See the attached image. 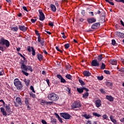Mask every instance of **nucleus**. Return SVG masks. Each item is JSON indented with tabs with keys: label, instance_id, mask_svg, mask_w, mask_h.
Here are the masks:
<instances>
[{
	"label": "nucleus",
	"instance_id": "nucleus-1",
	"mask_svg": "<svg viewBox=\"0 0 124 124\" xmlns=\"http://www.w3.org/2000/svg\"><path fill=\"white\" fill-rule=\"evenodd\" d=\"M4 45H5L6 47H8L10 46V43L8 40L2 38L0 40V50L2 51V52H4V49L6 48L5 46H3Z\"/></svg>",
	"mask_w": 124,
	"mask_h": 124
},
{
	"label": "nucleus",
	"instance_id": "nucleus-2",
	"mask_svg": "<svg viewBox=\"0 0 124 124\" xmlns=\"http://www.w3.org/2000/svg\"><path fill=\"white\" fill-rule=\"evenodd\" d=\"M94 12L95 15H97V14L98 15H100L101 14L100 17L102 18L103 22H105V12L102 10V9L97 8L95 9Z\"/></svg>",
	"mask_w": 124,
	"mask_h": 124
},
{
	"label": "nucleus",
	"instance_id": "nucleus-3",
	"mask_svg": "<svg viewBox=\"0 0 124 124\" xmlns=\"http://www.w3.org/2000/svg\"><path fill=\"white\" fill-rule=\"evenodd\" d=\"M14 84L17 90H22L23 89V84L22 82L18 78H16L14 80Z\"/></svg>",
	"mask_w": 124,
	"mask_h": 124
},
{
	"label": "nucleus",
	"instance_id": "nucleus-4",
	"mask_svg": "<svg viewBox=\"0 0 124 124\" xmlns=\"http://www.w3.org/2000/svg\"><path fill=\"white\" fill-rule=\"evenodd\" d=\"M24 62V61H22V62H20L21 64V71L23 75H25V76H29V73H27L28 66L26 65Z\"/></svg>",
	"mask_w": 124,
	"mask_h": 124
},
{
	"label": "nucleus",
	"instance_id": "nucleus-5",
	"mask_svg": "<svg viewBox=\"0 0 124 124\" xmlns=\"http://www.w3.org/2000/svg\"><path fill=\"white\" fill-rule=\"evenodd\" d=\"M47 98L51 101H57L59 99V95L55 93H49L47 96Z\"/></svg>",
	"mask_w": 124,
	"mask_h": 124
},
{
	"label": "nucleus",
	"instance_id": "nucleus-6",
	"mask_svg": "<svg viewBox=\"0 0 124 124\" xmlns=\"http://www.w3.org/2000/svg\"><path fill=\"white\" fill-rule=\"evenodd\" d=\"M81 105L80 102L78 101H75L71 105L72 109H75L76 108H80L81 107Z\"/></svg>",
	"mask_w": 124,
	"mask_h": 124
},
{
	"label": "nucleus",
	"instance_id": "nucleus-7",
	"mask_svg": "<svg viewBox=\"0 0 124 124\" xmlns=\"http://www.w3.org/2000/svg\"><path fill=\"white\" fill-rule=\"evenodd\" d=\"M61 117L65 120H69L70 119V114L67 113H62L61 114Z\"/></svg>",
	"mask_w": 124,
	"mask_h": 124
},
{
	"label": "nucleus",
	"instance_id": "nucleus-8",
	"mask_svg": "<svg viewBox=\"0 0 124 124\" xmlns=\"http://www.w3.org/2000/svg\"><path fill=\"white\" fill-rule=\"evenodd\" d=\"M40 14V21H44V19H45V16H44V14L42 12V11H39Z\"/></svg>",
	"mask_w": 124,
	"mask_h": 124
},
{
	"label": "nucleus",
	"instance_id": "nucleus-9",
	"mask_svg": "<svg viewBox=\"0 0 124 124\" xmlns=\"http://www.w3.org/2000/svg\"><path fill=\"white\" fill-rule=\"evenodd\" d=\"M95 104L97 108H99V107L101 106V100H100V99L96 100L95 102Z\"/></svg>",
	"mask_w": 124,
	"mask_h": 124
},
{
	"label": "nucleus",
	"instance_id": "nucleus-10",
	"mask_svg": "<svg viewBox=\"0 0 124 124\" xmlns=\"http://www.w3.org/2000/svg\"><path fill=\"white\" fill-rule=\"evenodd\" d=\"M18 28L20 31H27L28 30V28L27 27H25L24 25H19Z\"/></svg>",
	"mask_w": 124,
	"mask_h": 124
},
{
	"label": "nucleus",
	"instance_id": "nucleus-11",
	"mask_svg": "<svg viewBox=\"0 0 124 124\" xmlns=\"http://www.w3.org/2000/svg\"><path fill=\"white\" fill-rule=\"evenodd\" d=\"M106 98L110 102L114 101V97L111 95H107L106 96Z\"/></svg>",
	"mask_w": 124,
	"mask_h": 124
},
{
	"label": "nucleus",
	"instance_id": "nucleus-12",
	"mask_svg": "<svg viewBox=\"0 0 124 124\" xmlns=\"http://www.w3.org/2000/svg\"><path fill=\"white\" fill-rule=\"evenodd\" d=\"M16 102L19 105H20V106H22V105L23 104V103L22 102V100H21V98L20 97H17L16 99Z\"/></svg>",
	"mask_w": 124,
	"mask_h": 124
},
{
	"label": "nucleus",
	"instance_id": "nucleus-13",
	"mask_svg": "<svg viewBox=\"0 0 124 124\" xmlns=\"http://www.w3.org/2000/svg\"><path fill=\"white\" fill-rule=\"evenodd\" d=\"M81 116L82 117H84V118H85V119H86L87 120L91 118V115L90 114L87 115V113L85 112H83Z\"/></svg>",
	"mask_w": 124,
	"mask_h": 124
},
{
	"label": "nucleus",
	"instance_id": "nucleus-14",
	"mask_svg": "<svg viewBox=\"0 0 124 124\" xmlns=\"http://www.w3.org/2000/svg\"><path fill=\"white\" fill-rule=\"evenodd\" d=\"M93 66L98 67L99 66V62L97 60H93Z\"/></svg>",
	"mask_w": 124,
	"mask_h": 124
},
{
	"label": "nucleus",
	"instance_id": "nucleus-15",
	"mask_svg": "<svg viewBox=\"0 0 124 124\" xmlns=\"http://www.w3.org/2000/svg\"><path fill=\"white\" fill-rule=\"evenodd\" d=\"M0 111H1V113H2V115H3V116H5V117H6V116H7V113H6V112L5 111V109H4V108H1Z\"/></svg>",
	"mask_w": 124,
	"mask_h": 124
},
{
	"label": "nucleus",
	"instance_id": "nucleus-16",
	"mask_svg": "<svg viewBox=\"0 0 124 124\" xmlns=\"http://www.w3.org/2000/svg\"><path fill=\"white\" fill-rule=\"evenodd\" d=\"M116 33L117 34V35L119 36V37H121V38H124V33H122L121 32H116Z\"/></svg>",
	"mask_w": 124,
	"mask_h": 124
},
{
	"label": "nucleus",
	"instance_id": "nucleus-17",
	"mask_svg": "<svg viewBox=\"0 0 124 124\" xmlns=\"http://www.w3.org/2000/svg\"><path fill=\"white\" fill-rule=\"evenodd\" d=\"M83 75L86 76V77H89L91 76V73L88 71H85L83 72Z\"/></svg>",
	"mask_w": 124,
	"mask_h": 124
},
{
	"label": "nucleus",
	"instance_id": "nucleus-18",
	"mask_svg": "<svg viewBox=\"0 0 124 124\" xmlns=\"http://www.w3.org/2000/svg\"><path fill=\"white\" fill-rule=\"evenodd\" d=\"M100 23L99 22H97V23H95L93 24V29L94 30V29H97V28H98V27H100Z\"/></svg>",
	"mask_w": 124,
	"mask_h": 124
},
{
	"label": "nucleus",
	"instance_id": "nucleus-19",
	"mask_svg": "<svg viewBox=\"0 0 124 124\" xmlns=\"http://www.w3.org/2000/svg\"><path fill=\"white\" fill-rule=\"evenodd\" d=\"M38 42H39L42 46H44V42H45V41H44V39L41 40L40 38H39V39H38Z\"/></svg>",
	"mask_w": 124,
	"mask_h": 124
},
{
	"label": "nucleus",
	"instance_id": "nucleus-20",
	"mask_svg": "<svg viewBox=\"0 0 124 124\" xmlns=\"http://www.w3.org/2000/svg\"><path fill=\"white\" fill-rule=\"evenodd\" d=\"M50 7L53 12H56V10H57V8H56V6H55V5L51 4L50 5Z\"/></svg>",
	"mask_w": 124,
	"mask_h": 124
},
{
	"label": "nucleus",
	"instance_id": "nucleus-21",
	"mask_svg": "<svg viewBox=\"0 0 124 124\" xmlns=\"http://www.w3.org/2000/svg\"><path fill=\"white\" fill-rule=\"evenodd\" d=\"M37 58H38V59L39 60V61H40V62H41V61H42V60H43V56H42V55H41L40 54H37Z\"/></svg>",
	"mask_w": 124,
	"mask_h": 124
},
{
	"label": "nucleus",
	"instance_id": "nucleus-22",
	"mask_svg": "<svg viewBox=\"0 0 124 124\" xmlns=\"http://www.w3.org/2000/svg\"><path fill=\"white\" fill-rule=\"evenodd\" d=\"M24 82H25L26 86H29L30 85V83H31V80L30 79H24Z\"/></svg>",
	"mask_w": 124,
	"mask_h": 124
},
{
	"label": "nucleus",
	"instance_id": "nucleus-23",
	"mask_svg": "<svg viewBox=\"0 0 124 124\" xmlns=\"http://www.w3.org/2000/svg\"><path fill=\"white\" fill-rule=\"evenodd\" d=\"M11 30L13 31H18L19 28L16 26V27H12Z\"/></svg>",
	"mask_w": 124,
	"mask_h": 124
},
{
	"label": "nucleus",
	"instance_id": "nucleus-24",
	"mask_svg": "<svg viewBox=\"0 0 124 124\" xmlns=\"http://www.w3.org/2000/svg\"><path fill=\"white\" fill-rule=\"evenodd\" d=\"M77 92H78V93H83L84 92L83 88H78L77 89Z\"/></svg>",
	"mask_w": 124,
	"mask_h": 124
},
{
	"label": "nucleus",
	"instance_id": "nucleus-25",
	"mask_svg": "<svg viewBox=\"0 0 124 124\" xmlns=\"http://www.w3.org/2000/svg\"><path fill=\"white\" fill-rule=\"evenodd\" d=\"M87 21H88L89 24H93V18L92 17L90 18H88L87 19Z\"/></svg>",
	"mask_w": 124,
	"mask_h": 124
},
{
	"label": "nucleus",
	"instance_id": "nucleus-26",
	"mask_svg": "<svg viewBox=\"0 0 124 124\" xmlns=\"http://www.w3.org/2000/svg\"><path fill=\"white\" fill-rule=\"evenodd\" d=\"M106 67V65H105L104 63L102 62V65L101 66L100 69H101V70H103L105 69Z\"/></svg>",
	"mask_w": 124,
	"mask_h": 124
},
{
	"label": "nucleus",
	"instance_id": "nucleus-27",
	"mask_svg": "<svg viewBox=\"0 0 124 124\" xmlns=\"http://www.w3.org/2000/svg\"><path fill=\"white\" fill-rule=\"evenodd\" d=\"M88 96H89V93H88V92H86L84 94H83L82 97H83V98H87Z\"/></svg>",
	"mask_w": 124,
	"mask_h": 124
},
{
	"label": "nucleus",
	"instance_id": "nucleus-28",
	"mask_svg": "<svg viewBox=\"0 0 124 124\" xmlns=\"http://www.w3.org/2000/svg\"><path fill=\"white\" fill-rule=\"evenodd\" d=\"M111 63L112 65H116L117 63V61L115 59H113L111 61Z\"/></svg>",
	"mask_w": 124,
	"mask_h": 124
},
{
	"label": "nucleus",
	"instance_id": "nucleus-29",
	"mask_svg": "<svg viewBox=\"0 0 124 124\" xmlns=\"http://www.w3.org/2000/svg\"><path fill=\"white\" fill-rule=\"evenodd\" d=\"M3 74H4V70L2 68H0V76H2Z\"/></svg>",
	"mask_w": 124,
	"mask_h": 124
},
{
	"label": "nucleus",
	"instance_id": "nucleus-30",
	"mask_svg": "<svg viewBox=\"0 0 124 124\" xmlns=\"http://www.w3.org/2000/svg\"><path fill=\"white\" fill-rule=\"evenodd\" d=\"M100 92L101 93H103V94H105V93H106V92H105V89L103 88H101L100 89Z\"/></svg>",
	"mask_w": 124,
	"mask_h": 124
},
{
	"label": "nucleus",
	"instance_id": "nucleus-31",
	"mask_svg": "<svg viewBox=\"0 0 124 124\" xmlns=\"http://www.w3.org/2000/svg\"><path fill=\"white\" fill-rule=\"evenodd\" d=\"M31 49L32 50V55L35 56V50L34 49L33 47H31Z\"/></svg>",
	"mask_w": 124,
	"mask_h": 124
},
{
	"label": "nucleus",
	"instance_id": "nucleus-32",
	"mask_svg": "<svg viewBox=\"0 0 124 124\" xmlns=\"http://www.w3.org/2000/svg\"><path fill=\"white\" fill-rule=\"evenodd\" d=\"M35 32L36 35H37V36H38V39H39V38H40V35L39 34L38 31H37V30H35Z\"/></svg>",
	"mask_w": 124,
	"mask_h": 124
},
{
	"label": "nucleus",
	"instance_id": "nucleus-33",
	"mask_svg": "<svg viewBox=\"0 0 124 124\" xmlns=\"http://www.w3.org/2000/svg\"><path fill=\"white\" fill-rule=\"evenodd\" d=\"M93 116H95V117H98L99 118V117H101V115L96 112H94L93 113Z\"/></svg>",
	"mask_w": 124,
	"mask_h": 124
},
{
	"label": "nucleus",
	"instance_id": "nucleus-34",
	"mask_svg": "<svg viewBox=\"0 0 124 124\" xmlns=\"http://www.w3.org/2000/svg\"><path fill=\"white\" fill-rule=\"evenodd\" d=\"M112 45L113 46H116L117 45V43H116V40H115V39L112 40Z\"/></svg>",
	"mask_w": 124,
	"mask_h": 124
},
{
	"label": "nucleus",
	"instance_id": "nucleus-35",
	"mask_svg": "<svg viewBox=\"0 0 124 124\" xmlns=\"http://www.w3.org/2000/svg\"><path fill=\"white\" fill-rule=\"evenodd\" d=\"M66 78H67V79H69V80H71V78H72V77H71V75L67 74L66 75Z\"/></svg>",
	"mask_w": 124,
	"mask_h": 124
},
{
	"label": "nucleus",
	"instance_id": "nucleus-36",
	"mask_svg": "<svg viewBox=\"0 0 124 124\" xmlns=\"http://www.w3.org/2000/svg\"><path fill=\"white\" fill-rule=\"evenodd\" d=\"M27 70H29V71L32 72V68H31V66H27Z\"/></svg>",
	"mask_w": 124,
	"mask_h": 124
},
{
	"label": "nucleus",
	"instance_id": "nucleus-37",
	"mask_svg": "<svg viewBox=\"0 0 124 124\" xmlns=\"http://www.w3.org/2000/svg\"><path fill=\"white\" fill-rule=\"evenodd\" d=\"M107 2H108L110 5H115V4L113 2L109 1V0H105Z\"/></svg>",
	"mask_w": 124,
	"mask_h": 124
},
{
	"label": "nucleus",
	"instance_id": "nucleus-38",
	"mask_svg": "<svg viewBox=\"0 0 124 124\" xmlns=\"http://www.w3.org/2000/svg\"><path fill=\"white\" fill-rule=\"evenodd\" d=\"M103 76L97 77V79H98L100 81H102V80H103Z\"/></svg>",
	"mask_w": 124,
	"mask_h": 124
},
{
	"label": "nucleus",
	"instance_id": "nucleus-39",
	"mask_svg": "<svg viewBox=\"0 0 124 124\" xmlns=\"http://www.w3.org/2000/svg\"><path fill=\"white\" fill-rule=\"evenodd\" d=\"M104 73H105L106 74H108V75H110V74H111V73H110V71H108V70H105L104 71Z\"/></svg>",
	"mask_w": 124,
	"mask_h": 124
},
{
	"label": "nucleus",
	"instance_id": "nucleus-40",
	"mask_svg": "<svg viewBox=\"0 0 124 124\" xmlns=\"http://www.w3.org/2000/svg\"><path fill=\"white\" fill-rule=\"evenodd\" d=\"M25 102L26 105L27 106L28 108H29V107H30V106L29 105V101H28V99H25Z\"/></svg>",
	"mask_w": 124,
	"mask_h": 124
},
{
	"label": "nucleus",
	"instance_id": "nucleus-41",
	"mask_svg": "<svg viewBox=\"0 0 124 124\" xmlns=\"http://www.w3.org/2000/svg\"><path fill=\"white\" fill-rule=\"evenodd\" d=\"M30 96L33 98H35V94H33L32 93H30Z\"/></svg>",
	"mask_w": 124,
	"mask_h": 124
},
{
	"label": "nucleus",
	"instance_id": "nucleus-42",
	"mask_svg": "<svg viewBox=\"0 0 124 124\" xmlns=\"http://www.w3.org/2000/svg\"><path fill=\"white\" fill-rule=\"evenodd\" d=\"M102 59H103L102 55H100L98 56V60H99V62H100V61H101Z\"/></svg>",
	"mask_w": 124,
	"mask_h": 124
},
{
	"label": "nucleus",
	"instance_id": "nucleus-43",
	"mask_svg": "<svg viewBox=\"0 0 124 124\" xmlns=\"http://www.w3.org/2000/svg\"><path fill=\"white\" fill-rule=\"evenodd\" d=\"M102 117L103 119H105V120H107V119H108V116H107V114H104Z\"/></svg>",
	"mask_w": 124,
	"mask_h": 124
},
{
	"label": "nucleus",
	"instance_id": "nucleus-44",
	"mask_svg": "<svg viewBox=\"0 0 124 124\" xmlns=\"http://www.w3.org/2000/svg\"><path fill=\"white\" fill-rule=\"evenodd\" d=\"M56 49L58 51V52H60V53H62V50L60 49L58 46H56Z\"/></svg>",
	"mask_w": 124,
	"mask_h": 124
},
{
	"label": "nucleus",
	"instance_id": "nucleus-45",
	"mask_svg": "<svg viewBox=\"0 0 124 124\" xmlns=\"http://www.w3.org/2000/svg\"><path fill=\"white\" fill-rule=\"evenodd\" d=\"M69 44H66L64 45V47L66 49H68L69 48Z\"/></svg>",
	"mask_w": 124,
	"mask_h": 124
},
{
	"label": "nucleus",
	"instance_id": "nucleus-46",
	"mask_svg": "<svg viewBox=\"0 0 124 124\" xmlns=\"http://www.w3.org/2000/svg\"><path fill=\"white\" fill-rule=\"evenodd\" d=\"M60 80L61 83H65V82H66L65 79H64L63 78H62Z\"/></svg>",
	"mask_w": 124,
	"mask_h": 124
},
{
	"label": "nucleus",
	"instance_id": "nucleus-47",
	"mask_svg": "<svg viewBox=\"0 0 124 124\" xmlns=\"http://www.w3.org/2000/svg\"><path fill=\"white\" fill-rule=\"evenodd\" d=\"M78 81L81 85H85V83L84 82V81H83V80L79 79Z\"/></svg>",
	"mask_w": 124,
	"mask_h": 124
},
{
	"label": "nucleus",
	"instance_id": "nucleus-48",
	"mask_svg": "<svg viewBox=\"0 0 124 124\" xmlns=\"http://www.w3.org/2000/svg\"><path fill=\"white\" fill-rule=\"evenodd\" d=\"M30 89L31 90V91H32L33 93H35V91H34V88H33V86H31L30 87Z\"/></svg>",
	"mask_w": 124,
	"mask_h": 124
},
{
	"label": "nucleus",
	"instance_id": "nucleus-49",
	"mask_svg": "<svg viewBox=\"0 0 124 124\" xmlns=\"http://www.w3.org/2000/svg\"><path fill=\"white\" fill-rule=\"evenodd\" d=\"M23 9L25 11H26L27 12H29V11H28V9L27 8V7L26 6H23L22 7Z\"/></svg>",
	"mask_w": 124,
	"mask_h": 124
},
{
	"label": "nucleus",
	"instance_id": "nucleus-50",
	"mask_svg": "<svg viewBox=\"0 0 124 124\" xmlns=\"http://www.w3.org/2000/svg\"><path fill=\"white\" fill-rule=\"evenodd\" d=\"M115 1H117V2H123V3H124V0H115Z\"/></svg>",
	"mask_w": 124,
	"mask_h": 124
},
{
	"label": "nucleus",
	"instance_id": "nucleus-51",
	"mask_svg": "<svg viewBox=\"0 0 124 124\" xmlns=\"http://www.w3.org/2000/svg\"><path fill=\"white\" fill-rule=\"evenodd\" d=\"M57 77L58 78V79H60V80L62 78V76L61 75H57Z\"/></svg>",
	"mask_w": 124,
	"mask_h": 124
},
{
	"label": "nucleus",
	"instance_id": "nucleus-52",
	"mask_svg": "<svg viewBox=\"0 0 124 124\" xmlns=\"http://www.w3.org/2000/svg\"><path fill=\"white\" fill-rule=\"evenodd\" d=\"M119 71H120V72L124 73V68H121L120 69H119Z\"/></svg>",
	"mask_w": 124,
	"mask_h": 124
},
{
	"label": "nucleus",
	"instance_id": "nucleus-53",
	"mask_svg": "<svg viewBox=\"0 0 124 124\" xmlns=\"http://www.w3.org/2000/svg\"><path fill=\"white\" fill-rule=\"evenodd\" d=\"M46 105H48V104H49V105H52V104H53V102H46Z\"/></svg>",
	"mask_w": 124,
	"mask_h": 124
},
{
	"label": "nucleus",
	"instance_id": "nucleus-54",
	"mask_svg": "<svg viewBox=\"0 0 124 124\" xmlns=\"http://www.w3.org/2000/svg\"><path fill=\"white\" fill-rule=\"evenodd\" d=\"M48 25L49 26H50V27H53V26H54V23L52 22H49Z\"/></svg>",
	"mask_w": 124,
	"mask_h": 124
},
{
	"label": "nucleus",
	"instance_id": "nucleus-55",
	"mask_svg": "<svg viewBox=\"0 0 124 124\" xmlns=\"http://www.w3.org/2000/svg\"><path fill=\"white\" fill-rule=\"evenodd\" d=\"M107 84H108V85H109L110 87H112V86H113V84L112 83V82H107Z\"/></svg>",
	"mask_w": 124,
	"mask_h": 124
},
{
	"label": "nucleus",
	"instance_id": "nucleus-56",
	"mask_svg": "<svg viewBox=\"0 0 124 124\" xmlns=\"http://www.w3.org/2000/svg\"><path fill=\"white\" fill-rule=\"evenodd\" d=\"M51 123H52V124H56V123H57V121H56V120H55V119H52V120H51Z\"/></svg>",
	"mask_w": 124,
	"mask_h": 124
},
{
	"label": "nucleus",
	"instance_id": "nucleus-57",
	"mask_svg": "<svg viewBox=\"0 0 124 124\" xmlns=\"http://www.w3.org/2000/svg\"><path fill=\"white\" fill-rule=\"evenodd\" d=\"M67 91L68 93H71V91L69 88H67Z\"/></svg>",
	"mask_w": 124,
	"mask_h": 124
},
{
	"label": "nucleus",
	"instance_id": "nucleus-58",
	"mask_svg": "<svg viewBox=\"0 0 124 124\" xmlns=\"http://www.w3.org/2000/svg\"><path fill=\"white\" fill-rule=\"evenodd\" d=\"M42 123L43 124H47V122H46L44 120H42Z\"/></svg>",
	"mask_w": 124,
	"mask_h": 124
},
{
	"label": "nucleus",
	"instance_id": "nucleus-59",
	"mask_svg": "<svg viewBox=\"0 0 124 124\" xmlns=\"http://www.w3.org/2000/svg\"><path fill=\"white\" fill-rule=\"evenodd\" d=\"M27 50L28 52H31V46H28V47L27 48Z\"/></svg>",
	"mask_w": 124,
	"mask_h": 124
},
{
	"label": "nucleus",
	"instance_id": "nucleus-60",
	"mask_svg": "<svg viewBox=\"0 0 124 124\" xmlns=\"http://www.w3.org/2000/svg\"><path fill=\"white\" fill-rule=\"evenodd\" d=\"M58 120H59V122H60V123H61V124H62V118H61V117L58 118Z\"/></svg>",
	"mask_w": 124,
	"mask_h": 124
},
{
	"label": "nucleus",
	"instance_id": "nucleus-61",
	"mask_svg": "<svg viewBox=\"0 0 124 124\" xmlns=\"http://www.w3.org/2000/svg\"><path fill=\"white\" fill-rule=\"evenodd\" d=\"M36 19H31V22L32 23H35Z\"/></svg>",
	"mask_w": 124,
	"mask_h": 124
},
{
	"label": "nucleus",
	"instance_id": "nucleus-62",
	"mask_svg": "<svg viewBox=\"0 0 124 124\" xmlns=\"http://www.w3.org/2000/svg\"><path fill=\"white\" fill-rule=\"evenodd\" d=\"M55 115L56 116V118H58V119H59V118H60V116L57 113H55Z\"/></svg>",
	"mask_w": 124,
	"mask_h": 124
},
{
	"label": "nucleus",
	"instance_id": "nucleus-63",
	"mask_svg": "<svg viewBox=\"0 0 124 124\" xmlns=\"http://www.w3.org/2000/svg\"><path fill=\"white\" fill-rule=\"evenodd\" d=\"M120 122L121 123H123V124H124V118H122V119L120 120Z\"/></svg>",
	"mask_w": 124,
	"mask_h": 124
},
{
	"label": "nucleus",
	"instance_id": "nucleus-64",
	"mask_svg": "<svg viewBox=\"0 0 124 124\" xmlns=\"http://www.w3.org/2000/svg\"><path fill=\"white\" fill-rule=\"evenodd\" d=\"M120 23L121 24V25H122V26H123V27H124V21H123V20H120Z\"/></svg>",
	"mask_w": 124,
	"mask_h": 124
}]
</instances>
